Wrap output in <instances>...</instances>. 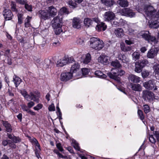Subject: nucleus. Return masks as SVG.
<instances>
[{
  "instance_id": "obj_1",
  "label": "nucleus",
  "mask_w": 159,
  "mask_h": 159,
  "mask_svg": "<svg viewBox=\"0 0 159 159\" xmlns=\"http://www.w3.org/2000/svg\"><path fill=\"white\" fill-rule=\"evenodd\" d=\"M146 18L148 20H152L156 18V10L151 5H146L144 7Z\"/></svg>"
},
{
  "instance_id": "obj_2",
  "label": "nucleus",
  "mask_w": 159,
  "mask_h": 159,
  "mask_svg": "<svg viewBox=\"0 0 159 159\" xmlns=\"http://www.w3.org/2000/svg\"><path fill=\"white\" fill-rule=\"evenodd\" d=\"M90 46L96 50H100L104 46L103 42L98 38L95 37L91 38L90 40Z\"/></svg>"
},
{
  "instance_id": "obj_3",
  "label": "nucleus",
  "mask_w": 159,
  "mask_h": 159,
  "mask_svg": "<svg viewBox=\"0 0 159 159\" xmlns=\"http://www.w3.org/2000/svg\"><path fill=\"white\" fill-rule=\"evenodd\" d=\"M112 73H107L108 76L111 78H112L119 81H120L118 76H121L125 73V71L122 69H112L111 70Z\"/></svg>"
},
{
  "instance_id": "obj_4",
  "label": "nucleus",
  "mask_w": 159,
  "mask_h": 159,
  "mask_svg": "<svg viewBox=\"0 0 159 159\" xmlns=\"http://www.w3.org/2000/svg\"><path fill=\"white\" fill-rule=\"evenodd\" d=\"M148 63V61L145 59H141L136 61L135 64V72L138 73H140L142 72L143 68Z\"/></svg>"
},
{
  "instance_id": "obj_5",
  "label": "nucleus",
  "mask_w": 159,
  "mask_h": 159,
  "mask_svg": "<svg viewBox=\"0 0 159 159\" xmlns=\"http://www.w3.org/2000/svg\"><path fill=\"white\" fill-rule=\"evenodd\" d=\"M99 20L97 18H92V19L87 18L84 19V23L85 26L87 27L95 26L98 23Z\"/></svg>"
},
{
  "instance_id": "obj_6",
  "label": "nucleus",
  "mask_w": 159,
  "mask_h": 159,
  "mask_svg": "<svg viewBox=\"0 0 159 159\" xmlns=\"http://www.w3.org/2000/svg\"><path fill=\"white\" fill-rule=\"evenodd\" d=\"M122 16L132 17L135 16V13L129 8H124L119 9L118 12Z\"/></svg>"
},
{
  "instance_id": "obj_7",
  "label": "nucleus",
  "mask_w": 159,
  "mask_h": 159,
  "mask_svg": "<svg viewBox=\"0 0 159 159\" xmlns=\"http://www.w3.org/2000/svg\"><path fill=\"white\" fill-rule=\"evenodd\" d=\"M143 85L145 88L149 90L153 89L155 91L157 89V86L155 85L154 81L152 80L144 82Z\"/></svg>"
},
{
  "instance_id": "obj_8",
  "label": "nucleus",
  "mask_w": 159,
  "mask_h": 159,
  "mask_svg": "<svg viewBox=\"0 0 159 159\" xmlns=\"http://www.w3.org/2000/svg\"><path fill=\"white\" fill-rule=\"evenodd\" d=\"M142 97L145 100H152L154 98V94L149 91L143 90V91Z\"/></svg>"
},
{
  "instance_id": "obj_9",
  "label": "nucleus",
  "mask_w": 159,
  "mask_h": 159,
  "mask_svg": "<svg viewBox=\"0 0 159 159\" xmlns=\"http://www.w3.org/2000/svg\"><path fill=\"white\" fill-rule=\"evenodd\" d=\"M103 17L105 21H110L114 19L115 18V15L113 12L108 11L104 13Z\"/></svg>"
},
{
  "instance_id": "obj_10",
  "label": "nucleus",
  "mask_w": 159,
  "mask_h": 159,
  "mask_svg": "<svg viewBox=\"0 0 159 159\" xmlns=\"http://www.w3.org/2000/svg\"><path fill=\"white\" fill-rule=\"evenodd\" d=\"M61 20L60 17L57 16L54 17L51 21L52 26L53 28L57 27H61Z\"/></svg>"
},
{
  "instance_id": "obj_11",
  "label": "nucleus",
  "mask_w": 159,
  "mask_h": 159,
  "mask_svg": "<svg viewBox=\"0 0 159 159\" xmlns=\"http://www.w3.org/2000/svg\"><path fill=\"white\" fill-rule=\"evenodd\" d=\"M40 97V93L37 91L31 92L30 93V97L31 100H33L37 103H39Z\"/></svg>"
},
{
  "instance_id": "obj_12",
  "label": "nucleus",
  "mask_w": 159,
  "mask_h": 159,
  "mask_svg": "<svg viewBox=\"0 0 159 159\" xmlns=\"http://www.w3.org/2000/svg\"><path fill=\"white\" fill-rule=\"evenodd\" d=\"M72 77V74L70 72L63 73L61 74L60 79L63 81H66L70 79Z\"/></svg>"
},
{
  "instance_id": "obj_13",
  "label": "nucleus",
  "mask_w": 159,
  "mask_h": 159,
  "mask_svg": "<svg viewBox=\"0 0 159 159\" xmlns=\"http://www.w3.org/2000/svg\"><path fill=\"white\" fill-rule=\"evenodd\" d=\"M47 11L49 16L52 17L56 16L57 12V9L52 6L48 7L47 9Z\"/></svg>"
},
{
  "instance_id": "obj_14",
  "label": "nucleus",
  "mask_w": 159,
  "mask_h": 159,
  "mask_svg": "<svg viewBox=\"0 0 159 159\" xmlns=\"http://www.w3.org/2000/svg\"><path fill=\"white\" fill-rule=\"evenodd\" d=\"M158 51L155 48H152L148 52L147 57L148 58L152 59L155 57L157 55L158 52Z\"/></svg>"
},
{
  "instance_id": "obj_15",
  "label": "nucleus",
  "mask_w": 159,
  "mask_h": 159,
  "mask_svg": "<svg viewBox=\"0 0 159 159\" xmlns=\"http://www.w3.org/2000/svg\"><path fill=\"white\" fill-rule=\"evenodd\" d=\"M128 79L129 81L134 83H139L141 81V78L133 74L129 75Z\"/></svg>"
},
{
  "instance_id": "obj_16",
  "label": "nucleus",
  "mask_w": 159,
  "mask_h": 159,
  "mask_svg": "<svg viewBox=\"0 0 159 159\" xmlns=\"http://www.w3.org/2000/svg\"><path fill=\"white\" fill-rule=\"evenodd\" d=\"M68 63H70L69 59L66 57H64L62 59H60L57 62V64L58 66H63Z\"/></svg>"
},
{
  "instance_id": "obj_17",
  "label": "nucleus",
  "mask_w": 159,
  "mask_h": 159,
  "mask_svg": "<svg viewBox=\"0 0 159 159\" xmlns=\"http://www.w3.org/2000/svg\"><path fill=\"white\" fill-rule=\"evenodd\" d=\"M3 13V16L7 20H9L12 19L13 15L11 10L8 9H5Z\"/></svg>"
},
{
  "instance_id": "obj_18",
  "label": "nucleus",
  "mask_w": 159,
  "mask_h": 159,
  "mask_svg": "<svg viewBox=\"0 0 159 159\" xmlns=\"http://www.w3.org/2000/svg\"><path fill=\"white\" fill-rule=\"evenodd\" d=\"M39 16L42 19L46 20L49 18V15L48 12L45 11L40 10L38 12Z\"/></svg>"
},
{
  "instance_id": "obj_19",
  "label": "nucleus",
  "mask_w": 159,
  "mask_h": 159,
  "mask_svg": "<svg viewBox=\"0 0 159 159\" xmlns=\"http://www.w3.org/2000/svg\"><path fill=\"white\" fill-rule=\"evenodd\" d=\"M110 57L105 55L100 56L98 58L99 62L104 64L107 63L109 62Z\"/></svg>"
},
{
  "instance_id": "obj_20",
  "label": "nucleus",
  "mask_w": 159,
  "mask_h": 159,
  "mask_svg": "<svg viewBox=\"0 0 159 159\" xmlns=\"http://www.w3.org/2000/svg\"><path fill=\"white\" fill-rule=\"evenodd\" d=\"M72 26L75 28L78 29L80 28L81 25L80 19L74 18L72 21Z\"/></svg>"
},
{
  "instance_id": "obj_21",
  "label": "nucleus",
  "mask_w": 159,
  "mask_h": 159,
  "mask_svg": "<svg viewBox=\"0 0 159 159\" xmlns=\"http://www.w3.org/2000/svg\"><path fill=\"white\" fill-rule=\"evenodd\" d=\"M131 88L133 91L137 92H140L142 90L141 86L139 84H130Z\"/></svg>"
},
{
  "instance_id": "obj_22",
  "label": "nucleus",
  "mask_w": 159,
  "mask_h": 159,
  "mask_svg": "<svg viewBox=\"0 0 159 159\" xmlns=\"http://www.w3.org/2000/svg\"><path fill=\"white\" fill-rule=\"evenodd\" d=\"M114 33L116 36L119 38H122L124 35V30L122 29L121 28L116 29Z\"/></svg>"
},
{
  "instance_id": "obj_23",
  "label": "nucleus",
  "mask_w": 159,
  "mask_h": 159,
  "mask_svg": "<svg viewBox=\"0 0 159 159\" xmlns=\"http://www.w3.org/2000/svg\"><path fill=\"white\" fill-rule=\"evenodd\" d=\"M100 21L98 24L99 23ZM96 26V30L98 31H99L102 30L104 31L107 28V26L105 25V23L103 22H101L100 24L98 23L96 24L95 25Z\"/></svg>"
},
{
  "instance_id": "obj_24",
  "label": "nucleus",
  "mask_w": 159,
  "mask_h": 159,
  "mask_svg": "<svg viewBox=\"0 0 159 159\" xmlns=\"http://www.w3.org/2000/svg\"><path fill=\"white\" fill-rule=\"evenodd\" d=\"M2 122L3 125L6 129V131L8 132H11L12 130V129L11 125L7 121L2 120Z\"/></svg>"
},
{
  "instance_id": "obj_25",
  "label": "nucleus",
  "mask_w": 159,
  "mask_h": 159,
  "mask_svg": "<svg viewBox=\"0 0 159 159\" xmlns=\"http://www.w3.org/2000/svg\"><path fill=\"white\" fill-rule=\"evenodd\" d=\"M118 58L123 63H127L129 61V59L126 58L125 55L120 53L118 54Z\"/></svg>"
},
{
  "instance_id": "obj_26",
  "label": "nucleus",
  "mask_w": 159,
  "mask_h": 159,
  "mask_svg": "<svg viewBox=\"0 0 159 159\" xmlns=\"http://www.w3.org/2000/svg\"><path fill=\"white\" fill-rule=\"evenodd\" d=\"M117 3L120 6L123 7H126L129 5V2L127 0H119Z\"/></svg>"
},
{
  "instance_id": "obj_27",
  "label": "nucleus",
  "mask_w": 159,
  "mask_h": 159,
  "mask_svg": "<svg viewBox=\"0 0 159 159\" xmlns=\"http://www.w3.org/2000/svg\"><path fill=\"white\" fill-rule=\"evenodd\" d=\"M102 2L107 7H110L114 3V0H101Z\"/></svg>"
},
{
  "instance_id": "obj_28",
  "label": "nucleus",
  "mask_w": 159,
  "mask_h": 159,
  "mask_svg": "<svg viewBox=\"0 0 159 159\" xmlns=\"http://www.w3.org/2000/svg\"><path fill=\"white\" fill-rule=\"evenodd\" d=\"M155 18L151 20V23L150 24V26L153 28H157L159 26V21H157V20H154Z\"/></svg>"
},
{
  "instance_id": "obj_29",
  "label": "nucleus",
  "mask_w": 159,
  "mask_h": 159,
  "mask_svg": "<svg viewBox=\"0 0 159 159\" xmlns=\"http://www.w3.org/2000/svg\"><path fill=\"white\" fill-rule=\"evenodd\" d=\"M153 70V74L155 75H159V64L156 63L152 67Z\"/></svg>"
},
{
  "instance_id": "obj_30",
  "label": "nucleus",
  "mask_w": 159,
  "mask_h": 159,
  "mask_svg": "<svg viewBox=\"0 0 159 159\" xmlns=\"http://www.w3.org/2000/svg\"><path fill=\"white\" fill-rule=\"evenodd\" d=\"M91 59V55L89 53L87 54L84 57L83 62L84 64H87L89 63Z\"/></svg>"
},
{
  "instance_id": "obj_31",
  "label": "nucleus",
  "mask_w": 159,
  "mask_h": 159,
  "mask_svg": "<svg viewBox=\"0 0 159 159\" xmlns=\"http://www.w3.org/2000/svg\"><path fill=\"white\" fill-rule=\"evenodd\" d=\"M111 64V66L116 68H119L122 67L121 65L117 60L112 61Z\"/></svg>"
},
{
  "instance_id": "obj_32",
  "label": "nucleus",
  "mask_w": 159,
  "mask_h": 159,
  "mask_svg": "<svg viewBox=\"0 0 159 159\" xmlns=\"http://www.w3.org/2000/svg\"><path fill=\"white\" fill-rule=\"evenodd\" d=\"M80 65L77 62H75L71 68L70 72L75 73L80 68Z\"/></svg>"
},
{
  "instance_id": "obj_33",
  "label": "nucleus",
  "mask_w": 159,
  "mask_h": 159,
  "mask_svg": "<svg viewBox=\"0 0 159 159\" xmlns=\"http://www.w3.org/2000/svg\"><path fill=\"white\" fill-rule=\"evenodd\" d=\"M21 80L19 77L15 75L13 78V81L16 85V87H17L21 82Z\"/></svg>"
},
{
  "instance_id": "obj_34",
  "label": "nucleus",
  "mask_w": 159,
  "mask_h": 159,
  "mask_svg": "<svg viewBox=\"0 0 159 159\" xmlns=\"http://www.w3.org/2000/svg\"><path fill=\"white\" fill-rule=\"evenodd\" d=\"M150 34L149 31H145L141 33L142 37L146 40H149V38L150 37Z\"/></svg>"
},
{
  "instance_id": "obj_35",
  "label": "nucleus",
  "mask_w": 159,
  "mask_h": 159,
  "mask_svg": "<svg viewBox=\"0 0 159 159\" xmlns=\"http://www.w3.org/2000/svg\"><path fill=\"white\" fill-rule=\"evenodd\" d=\"M46 42L43 38L39 39L37 43L40 48H43L45 46Z\"/></svg>"
},
{
  "instance_id": "obj_36",
  "label": "nucleus",
  "mask_w": 159,
  "mask_h": 159,
  "mask_svg": "<svg viewBox=\"0 0 159 159\" xmlns=\"http://www.w3.org/2000/svg\"><path fill=\"white\" fill-rule=\"evenodd\" d=\"M120 48L122 51L124 52H128L132 49L131 46H126L125 44H121Z\"/></svg>"
},
{
  "instance_id": "obj_37",
  "label": "nucleus",
  "mask_w": 159,
  "mask_h": 159,
  "mask_svg": "<svg viewBox=\"0 0 159 159\" xmlns=\"http://www.w3.org/2000/svg\"><path fill=\"white\" fill-rule=\"evenodd\" d=\"M140 54L139 52H133L132 54L133 59L134 61L139 59Z\"/></svg>"
},
{
  "instance_id": "obj_38",
  "label": "nucleus",
  "mask_w": 159,
  "mask_h": 159,
  "mask_svg": "<svg viewBox=\"0 0 159 159\" xmlns=\"http://www.w3.org/2000/svg\"><path fill=\"white\" fill-rule=\"evenodd\" d=\"M60 13L61 14H68L69 13V11L67 8L65 7H63L60 9Z\"/></svg>"
},
{
  "instance_id": "obj_39",
  "label": "nucleus",
  "mask_w": 159,
  "mask_h": 159,
  "mask_svg": "<svg viewBox=\"0 0 159 159\" xmlns=\"http://www.w3.org/2000/svg\"><path fill=\"white\" fill-rule=\"evenodd\" d=\"M67 3L71 8H74L77 7V4L72 0L68 1Z\"/></svg>"
},
{
  "instance_id": "obj_40",
  "label": "nucleus",
  "mask_w": 159,
  "mask_h": 159,
  "mask_svg": "<svg viewBox=\"0 0 159 159\" xmlns=\"http://www.w3.org/2000/svg\"><path fill=\"white\" fill-rule=\"evenodd\" d=\"M95 74L96 75L102 78H104L106 75L100 70H97L95 72Z\"/></svg>"
},
{
  "instance_id": "obj_41",
  "label": "nucleus",
  "mask_w": 159,
  "mask_h": 159,
  "mask_svg": "<svg viewBox=\"0 0 159 159\" xmlns=\"http://www.w3.org/2000/svg\"><path fill=\"white\" fill-rule=\"evenodd\" d=\"M73 146L74 148L76 150L79 151L80 150V148L78 145V144L77 143L76 141L73 140H72Z\"/></svg>"
},
{
  "instance_id": "obj_42",
  "label": "nucleus",
  "mask_w": 159,
  "mask_h": 159,
  "mask_svg": "<svg viewBox=\"0 0 159 159\" xmlns=\"http://www.w3.org/2000/svg\"><path fill=\"white\" fill-rule=\"evenodd\" d=\"M111 24L113 27H116L120 25L119 20L117 19H115L111 23Z\"/></svg>"
},
{
  "instance_id": "obj_43",
  "label": "nucleus",
  "mask_w": 159,
  "mask_h": 159,
  "mask_svg": "<svg viewBox=\"0 0 159 159\" xmlns=\"http://www.w3.org/2000/svg\"><path fill=\"white\" fill-rule=\"evenodd\" d=\"M11 9L12 11H17V10L16 8V4L15 2H11Z\"/></svg>"
},
{
  "instance_id": "obj_44",
  "label": "nucleus",
  "mask_w": 159,
  "mask_h": 159,
  "mask_svg": "<svg viewBox=\"0 0 159 159\" xmlns=\"http://www.w3.org/2000/svg\"><path fill=\"white\" fill-rule=\"evenodd\" d=\"M37 148H38V149H37L36 147L35 150V154L36 157L38 158V159H39V158L40 157L39 154L40 152V151L41 150V149L40 148V146Z\"/></svg>"
},
{
  "instance_id": "obj_45",
  "label": "nucleus",
  "mask_w": 159,
  "mask_h": 159,
  "mask_svg": "<svg viewBox=\"0 0 159 159\" xmlns=\"http://www.w3.org/2000/svg\"><path fill=\"white\" fill-rule=\"evenodd\" d=\"M54 32L56 35L59 34L62 31L61 27H57V28H54Z\"/></svg>"
},
{
  "instance_id": "obj_46",
  "label": "nucleus",
  "mask_w": 159,
  "mask_h": 159,
  "mask_svg": "<svg viewBox=\"0 0 159 159\" xmlns=\"http://www.w3.org/2000/svg\"><path fill=\"white\" fill-rule=\"evenodd\" d=\"M76 42L78 44L82 45L84 43V40L83 38H77Z\"/></svg>"
},
{
  "instance_id": "obj_47",
  "label": "nucleus",
  "mask_w": 159,
  "mask_h": 159,
  "mask_svg": "<svg viewBox=\"0 0 159 159\" xmlns=\"http://www.w3.org/2000/svg\"><path fill=\"white\" fill-rule=\"evenodd\" d=\"M25 5V7L26 9L27 10L29 11H31L32 7V6L31 5H29L27 3V2H26V3Z\"/></svg>"
},
{
  "instance_id": "obj_48",
  "label": "nucleus",
  "mask_w": 159,
  "mask_h": 159,
  "mask_svg": "<svg viewBox=\"0 0 159 159\" xmlns=\"http://www.w3.org/2000/svg\"><path fill=\"white\" fill-rule=\"evenodd\" d=\"M138 114L141 120H143L144 119V117L143 116V111L140 110H138Z\"/></svg>"
},
{
  "instance_id": "obj_49",
  "label": "nucleus",
  "mask_w": 159,
  "mask_h": 159,
  "mask_svg": "<svg viewBox=\"0 0 159 159\" xmlns=\"http://www.w3.org/2000/svg\"><path fill=\"white\" fill-rule=\"evenodd\" d=\"M21 93L22 95L24 96L25 98L27 100H28V99L30 97V94H28L25 91H23L21 92Z\"/></svg>"
},
{
  "instance_id": "obj_50",
  "label": "nucleus",
  "mask_w": 159,
  "mask_h": 159,
  "mask_svg": "<svg viewBox=\"0 0 159 159\" xmlns=\"http://www.w3.org/2000/svg\"><path fill=\"white\" fill-rule=\"evenodd\" d=\"M22 16L23 15L21 14H18V23L19 24H21L22 23Z\"/></svg>"
},
{
  "instance_id": "obj_51",
  "label": "nucleus",
  "mask_w": 159,
  "mask_h": 159,
  "mask_svg": "<svg viewBox=\"0 0 159 159\" xmlns=\"http://www.w3.org/2000/svg\"><path fill=\"white\" fill-rule=\"evenodd\" d=\"M82 72L83 75L85 76L88 74L89 72V70L86 68H83L82 69Z\"/></svg>"
},
{
  "instance_id": "obj_52",
  "label": "nucleus",
  "mask_w": 159,
  "mask_h": 159,
  "mask_svg": "<svg viewBox=\"0 0 159 159\" xmlns=\"http://www.w3.org/2000/svg\"><path fill=\"white\" fill-rule=\"evenodd\" d=\"M12 140L13 141V142L15 143H17L21 141L19 137H17L15 136H14Z\"/></svg>"
},
{
  "instance_id": "obj_53",
  "label": "nucleus",
  "mask_w": 159,
  "mask_h": 159,
  "mask_svg": "<svg viewBox=\"0 0 159 159\" xmlns=\"http://www.w3.org/2000/svg\"><path fill=\"white\" fill-rule=\"evenodd\" d=\"M144 111L145 113H147L150 111V107L148 105H144Z\"/></svg>"
},
{
  "instance_id": "obj_54",
  "label": "nucleus",
  "mask_w": 159,
  "mask_h": 159,
  "mask_svg": "<svg viewBox=\"0 0 159 159\" xmlns=\"http://www.w3.org/2000/svg\"><path fill=\"white\" fill-rule=\"evenodd\" d=\"M31 140L32 142L34 143L35 144L36 146H37V147H39L40 146V145L38 141L35 138H33Z\"/></svg>"
},
{
  "instance_id": "obj_55",
  "label": "nucleus",
  "mask_w": 159,
  "mask_h": 159,
  "mask_svg": "<svg viewBox=\"0 0 159 159\" xmlns=\"http://www.w3.org/2000/svg\"><path fill=\"white\" fill-rule=\"evenodd\" d=\"M149 42H152L156 43L157 42L156 38L154 37H153L150 35L149 38V40H148Z\"/></svg>"
},
{
  "instance_id": "obj_56",
  "label": "nucleus",
  "mask_w": 159,
  "mask_h": 159,
  "mask_svg": "<svg viewBox=\"0 0 159 159\" xmlns=\"http://www.w3.org/2000/svg\"><path fill=\"white\" fill-rule=\"evenodd\" d=\"M149 140L152 143H154L156 142V139L152 135L150 136L149 137Z\"/></svg>"
},
{
  "instance_id": "obj_57",
  "label": "nucleus",
  "mask_w": 159,
  "mask_h": 159,
  "mask_svg": "<svg viewBox=\"0 0 159 159\" xmlns=\"http://www.w3.org/2000/svg\"><path fill=\"white\" fill-rule=\"evenodd\" d=\"M16 2L21 5H24L26 3V0H16Z\"/></svg>"
},
{
  "instance_id": "obj_58",
  "label": "nucleus",
  "mask_w": 159,
  "mask_h": 159,
  "mask_svg": "<svg viewBox=\"0 0 159 159\" xmlns=\"http://www.w3.org/2000/svg\"><path fill=\"white\" fill-rule=\"evenodd\" d=\"M43 105L41 104H38L37 106L34 107V109L35 110H39L41 109Z\"/></svg>"
},
{
  "instance_id": "obj_59",
  "label": "nucleus",
  "mask_w": 159,
  "mask_h": 159,
  "mask_svg": "<svg viewBox=\"0 0 159 159\" xmlns=\"http://www.w3.org/2000/svg\"><path fill=\"white\" fill-rule=\"evenodd\" d=\"M48 109L50 111H54L55 110V108L53 104H52L48 107Z\"/></svg>"
},
{
  "instance_id": "obj_60",
  "label": "nucleus",
  "mask_w": 159,
  "mask_h": 159,
  "mask_svg": "<svg viewBox=\"0 0 159 159\" xmlns=\"http://www.w3.org/2000/svg\"><path fill=\"white\" fill-rule=\"evenodd\" d=\"M56 146L57 148L61 152L63 151V149L62 147L61 146V144L60 143H57Z\"/></svg>"
},
{
  "instance_id": "obj_61",
  "label": "nucleus",
  "mask_w": 159,
  "mask_h": 159,
  "mask_svg": "<svg viewBox=\"0 0 159 159\" xmlns=\"http://www.w3.org/2000/svg\"><path fill=\"white\" fill-rule=\"evenodd\" d=\"M9 146L11 148H15L16 147V145L13 142H9L8 143Z\"/></svg>"
},
{
  "instance_id": "obj_62",
  "label": "nucleus",
  "mask_w": 159,
  "mask_h": 159,
  "mask_svg": "<svg viewBox=\"0 0 159 159\" xmlns=\"http://www.w3.org/2000/svg\"><path fill=\"white\" fill-rule=\"evenodd\" d=\"M119 22L120 25H124L126 21L122 19H120L119 20Z\"/></svg>"
},
{
  "instance_id": "obj_63",
  "label": "nucleus",
  "mask_w": 159,
  "mask_h": 159,
  "mask_svg": "<svg viewBox=\"0 0 159 159\" xmlns=\"http://www.w3.org/2000/svg\"><path fill=\"white\" fill-rule=\"evenodd\" d=\"M149 73L146 71H144L142 73V75L143 78H145L148 76Z\"/></svg>"
},
{
  "instance_id": "obj_64",
  "label": "nucleus",
  "mask_w": 159,
  "mask_h": 159,
  "mask_svg": "<svg viewBox=\"0 0 159 159\" xmlns=\"http://www.w3.org/2000/svg\"><path fill=\"white\" fill-rule=\"evenodd\" d=\"M153 133L155 135L157 140L159 138V132L157 131H153Z\"/></svg>"
}]
</instances>
